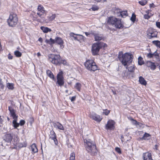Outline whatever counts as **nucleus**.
Returning a JSON list of instances; mask_svg holds the SVG:
<instances>
[{"mask_svg": "<svg viewBox=\"0 0 160 160\" xmlns=\"http://www.w3.org/2000/svg\"><path fill=\"white\" fill-rule=\"evenodd\" d=\"M118 58L124 66L130 65L132 61L131 54L128 53L123 54L122 52H120L119 53Z\"/></svg>", "mask_w": 160, "mask_h": 160, "instance_id": "f257e3e1", "label": "nucleus"}, {"mask_svg": "<svg viewBox=\"0 0 160 160\" xmlns=\"http://www.w3.org/2000/svg\"><path fill=\"white\" fill-rule=\"evenodd\" d=\"M84 142L86 149L89 153L93 154L96 152V146L92 143L90 140L85 139L84 140Z\"/></svg>", "mask_w": 160, "mask_h": 160, "instance_id": "f03ea898", "label": "nucleus"}, {"mask_svg": "<svg viewBox=\"0 0 160 160\" xmlns=\"http://www.w3.org/2000/svg\"><path fill=\"white\" fill-rule=\"evenodd\" d=\"M86 68L88 70L94 71L97 70L98 68L95 62L92 60H88L85 63Z\"/></svg>", "mask_w": 160, "mask_h": 160, "instance_id": "7ed1b4c3", "label": "nucleus"}, {"mask_svg": "<svg viewBox=\"0 0 160 160\" xmlns=\"http://www.w3.org/2000/svg\"><path fill=\"white\" fill-rule=\"evenodd\" d=\"M18 18L16 14L11 13L10 14L9 18L7 20L8 24L10 26L13 27L17 24Z\"/></svg>", "mask_w": 160, "mask_h": 160, "instance_id": "20e7f679", "label": "nucleus"}, {"mask_svg": "<svg viewBox=\"0 0 160 160\" xmlns=\"http://www.w3.org/2000/svg\"><path fill=\"white\" fill-rule=\"evenodd\" d=\"M49 60L52 63L57 65L61 62L60 56L58 55L49 54L48 56Z\"/></svg>", "mask_w": 160, "mask_h": 160, "instance_id": "39448f33", "label": "nucleus"}, {"mask_svg": "<svg viewBox=\"0 0 160 160\" xmlns=\"http://www.w3.org/2000/svg\"><path fill=\"white\" fill-rule=\"evenodd\" d=\"M104 44L103 43H95L92 46V51L93 55H95L98 54L102 46Z\"/></svg>", "mask_w": 160, "mask_h": 160, "instance_id": "423d86ee", "label": "nucleus"}, {"mask_svg": "<svg viewBox=\"0 0 160 160\" xmlns=\"http://www.w3.org/2000/svg\"><path fill=\"white\" fill-rule=\"evenodd\" d=\"M148 37L149 39L157 37L158 32L152 28H149L147 31Z\"/></svg>", "mask_w": 160, "mask_h": 160, "instance_id": "0eeeda50", "label": "nucleus"}, {"mask_svg": "<svg viewBox=\"0 0 160 160\" xmlns=\"http://www.w3.org/2000/svg\"><path fill=\"white\" fill-rule=\"evenodd\" d=\"M57 83L60 86H62L64 84V78L63 77V72L61 71L57 75Z\"/></svg>", "mask_w": 160, "mask_h": 160, "instance_id": "6e6552de", "label": "nucleus"}, {"mask_svg": "<svg viewBox=\"0 0 160 160\" xmlns=\"http://www.w3.org/2000/svg\"><path fill=\"white\" fill-rule=\"evenodd\" d=\"M46 11L45 10L44 8L42 6L39 5L38 6L37 15L39 17L42 18L43 14L46 13Z\"/></svg>", "mask_w": 160, "mask_h": 160, "instance_id": "1a4fd4ad", "label": "nucleus"}, {"mask_svg": "<svg viewBox=\"0 0 160 160\" xmlns=\"http://www.w3.org/2000/svg\"><path fill=\"white\" fill-rule=\"evenodd\" d=\"M115 122L112 120H109L105 126V128L107 130H113L115 128Z\"/></svg>", "mask_w": 160, "mask_h": 160, "instance_id": "9d476101", "label": "nucleus"}, {"mask_svg": "<svg viewBox=\"0 0 160 160\" xmlns=\"http://www.w3.org/2000/svg\"><path fill=\"white\" fill-rule=\"evenodd\" d=\"M89 117L98 122H100L102 119L101 117L95 113L90 114Z\"/></svg>", "mask_w": 160, "mask_h": 160, "instance_id": "9b49d317", "label": "nucleus"}, {"mask_svg": "<svg viewBox=\"0 0 160 160\" xmlns=\"http://www.w3.org/2000/svg\"><path fill=\"white\" fill-rule=\"evenodd\" d=\"M49 139H51L53 140L55 144L57 145L58 143V142L56 138V135L54 132L53 130H51L50 131V134L49 135Z\"/></svg>", "mask_w": 160, "mask_h": 160, "instance_id": "f8f14e48", "label": "nucleus"}, {"mask_svg": "<svg viewBox=\"0 0 160 160\" xmlns=\"http://www.w3.org/2000/svg\"><path fill=\"white\" fill-rule=\"evenodd\" d=\"M91 34L94 35L95 41H100L103 38V36L102 35L97 33L95 32H92Z\"/></svg>", "mask_w": 160, "mask_h": 160, "instance_id": "ddd939ff", "label": "nucleus"}, {"mask_svg": "<svg viewBox=\"0 0 160 160\" xmlns=\"http://www.w3.org/2000/svg\"><path fill=\"white\" fill-rule=\"evenodd\" d=\"M117 20V18L113 17H110L108 18L107 20V23L108 24L114 26L115 22Z\"/></svg>", "mask_w": 160, "mask_h": 160, "instance_id": "4468645a", "label": "nucleus"}, {"mask_svg": "<svg viewBox=\"0 0 160 160\" xmlns=\"http://www.w3.org/2000/svg\"><path fill=\"white\" fill-rule=\"evenodd\" d=\"M55 43L60 45V48L62 49L64 48L63 45V42L62 38L60 37H56L55 38Z\"/></svg>", "mask_w": 160, "mask_h": 160, "instance_id": "2eb2a0df", "label": "nucleus"}, {"mask_svg": "<svg viewBox=\"0 0 160 160\" xmlns=\"http://www.w3.org/2000/svg\"><path fill=\"white\" fill-rule=\"evenodd\" d=\"M53 125L54 128L59 130H64V128L62 125L58 122L53 123Z\"/></svg>", "mask_w": 160, "mask_h": 160, "instance_id": "dca6fc26", "label": "nucleus"}, {"mask_svg": "<svg viewBox=\"0 0 160 160\" xmlns=\"http://www.w3.org/2000/svg\"><path fill=\"white\" fill-rule=\"evenodd\" d=\"M116 28H122L123 26L120 20L117 18V20L115 22L114 26Z\"/></svg>", "mask_w": 160, "mask_h": 160, "instance_id": "f3484780", "label": "nucleus"}, {"mask_svg": "<svg viewBox=\"0 0 160 160\" xmlns=\"http://www.w3.org/2000/svg\"><path fill=\"white\" fill-rule=\"evenodd\" d=\"M144 160H153L152 158L151 153L146 152L143 154Z\"/></svg>", "mask_w": 160, "mask_h": 160, "instance_id": "a211bd4d", "label": "nucleus"}, {"mask_svg": "<svg viewBox=\"0 0 160 160\" xmlns=\"http://www.w3.org/2000/svg\"><path fill=\"white\" fill-rule=\"evenodd\" d=\"M12 136L10 134H6L5 136L4 140L8 142H10L12 139Z\"/></svg>", "mask_w": 160, "mask_h": 160, "instance_id": "6ab92c4d", "label": "nucleus"}, {"mask_svg": "<svg viewBox=\"0 0 160 160\" xmlns=\"http://www.w3.org/2000/svg\"><path fill=\"white\" fill-rule=\"evenodd\" d=\"M8 109L10 112L11 116L13 118V119H17V117L15 111L12 108L9 107H8Z\"/></svg>", "mask_w": 160, "mask_h": 160, "instance_id": "aec40b11", "label": "nucleus"}, {"mask_svg": "<svg viewBox=\"0 0 160 160\" xmlns=\"http://www.w3.org/2000/svg\"><path fill=\"white\" fill-rule=\"evenodd\" d=\"M118 12L119 14L118 16H121L122 17L124 18L127 16L128 15L127 11H121L120 10H118Z\"/></svg>", "mask_w": 160, "mask_h": 160, "instance_id": "412c9836", "label": "nucleus"}, {"mask_svg": "<svg viewBox=\"0 0 160 160\" xmlns=\"http://www.w3.org/2000/svg\"><path fill=\"white\" fill-rule=\"evenodd\" d=\"M151 136L149 134L145 132L143 137L141 138V139L148 140L150 138Z\"/></svg>", "mask_w": 160, "mask_h": 160, "instance_id": "4be33fe9", "label": "nucleus"}, {"mask_svg": "<svg viewBox=\"0 0 160 160\" xmlns=\"http://www.w3.org/2000/svg\"><path fill=\"white\" fill-rule=\"evenodd\" d=\"M41 29L44 33H47L52 31L51 29L48 27L42 26L41 27Z\"/></svg>", "mask_w": 160, "mask_h": 160, "instance_id": "5701e85b", "label": "nucleus"}, {"mask_svg": "<svg viewBox=\"0 0 160 160\" xmlns=\"http://www.w3.org/2000/svg\"><path fill=\"white\" fill-rule=\"evenodd\" d=\"M139 82L143 85H145L147 84V82L144 79L142 76L139 78Z\"/></svg>", "mask_w": 160, "mask_h": 160, "instance_id": "b1692460", "label": "nucleus"}, {"mask_svg": "<svg viewBox=\"0 0 160 160\" xmlns=\"http://www.w3.org/2000/svg\"><path fill=\"white\" fill-rule=\"evenodd\" d=\"M32 151L34 153H36L38 152V149L35 144H33L31 146Z\"/></svg>", "mask_w": 160, "mask_h": 160, "instance_id": "393cba45", "label": "nucleus"}, {"mask_svg": "<svg viewBox=\"0 0 160 160\" xmlns=\"http://www.w3.org/2000/svg\"><path fill=\"white\" fill-rule=\"evenodd\" d=\"M45 42L50 45H52L55 43V39H53L51 38L49 39H46L45 40Z\"/></svg>", "mask_w": 160, "mask_h": 160, "instance_id": "a878e982", "label": "nucleus"}, {"mask_svg": "<svg viewBox=\"0 0 160 160\" xmlns=\"http://www.w3.org/2000/svg\"><path fill=\"white\" fill-rule=\"evenodd\" d=\"M129 65H127L125 66L126 68L128 69L129 71L130 72H133L135 70V67L133 65L131 66H129Z\"/></svg>", "mask_w": 160, "mask_h": 160, "instance_id": "bb28decb", "label": "nucleus"}, {"mask_svg": "<svg viewBox=\"0 0 160 160\" xmlns=\"http://www.w3.org/2000/svg\"><path fill=\"white\" fill-rule=\"evenodd\" d=\"M46 72L48 77H49L50 78L52 79L53 80L54 79V75L50 70H47Z\"/></svg>", "mask_w": 160, "mask_h": 160, "instance_id": "cd10ccee", "label": "nucleus"}, {"mask_svg": "<svg viewBox=\"0 0 160 160\" xmlns=\"http://www.w3.org/2000/svg\"><path fill=\"white\" fill-rule=\"evenodd\" d=\"M152 43L156 46L157 47L160 48V41L158 40L153 41Z\"/></svg>", "mask_w": 160, "mask_h": 160, "instance_id": "c85d7f7f", "label": "nucleus"}, {"mask_svg": "<svg viewBox=\"0 0 160 160\" xmlns=\"http://www.w3.org/2000/svg\"><path fill=\"white\" fill-rule=\"evenodd\" d=\"M7 87L8 88L11 90L14 89V84L12 83H8L7 84Z\"/></svg>", "mask_w": 160, "mask_h": 160, "instance_id": "c756f323", "label": "nucleus"}, {"mask_svg": "<svg viewBox=\"0 0 160 160\" xmlns=\"http://www.w3.org/2000/svg\"><path fill=\"white\" fill-rule=\"evenodd\" d=\"M12 122L13 126L15 128H17L19 126V124L17 122L16 119H14Z\"/></svg>", "mask_w": 160, "mask_h": 160, "instance_id": "7c9ffc66", "label": "nucleus"}, {"mask_svg": "<svg viewBox=\"0 0 160 160\" xmlns=\"http://www.w3.org/2000/svg\"><path fill=\"white\" fill-rule=\"evenodd\" d=\"M81 84L79 83H76L75 85V88L77 89V90L79 91H80L81 88Z\"/></svg>", "mask_w": 160, "mask_h": 160, "instance_id": "2f4dec72", "label": "nucleus"}, {"mask_svg": "<svg viewBox=\"0 0 160 160\" xmlns=\"http://www.w3.org/2000/svg\"><path fill=\"white\" fill-rule=\"evenodd\" d=\"M144 63L143 60V58L141 57L138 58V64L140 65H141Z\"/></svg>", "mask_w": 160, "mask_h": 160, "instance_id": "473e14b6", "label": "nucleus"}, {"mask_svg": "<svg viewBox=\"0 0 160 160\" xmlns=\"http://www.w3.org/2000/svg\"><path fill=\"white\" fill-rule=\"evenodd\" d=\"M14 55L17 57H20L22 56V53L18 50L14 52Z\"/></svg>", "mask_w": 160, "mask_h": 160, "instance_id": "72a5a7b5", "label": "nucleus"}, {"mask_svg": "<svg viewBox=\"0 0 160 160\" xmlns=\"http://www.w3.org/2000/svg\"><path fill=\"white\" fill-rule=\"evenodd\" d=\"M148 0H144L143 1H140L139 2V3L142 6H144L147 3Z\"/></svg>", "mask_w": 160, "mask_h": 160, "instance_id": "f704fd0d", "label": "nucleus"}, {"mask_svg": "<svg viewBox=\"0 0 160 160\" xmlns=\"http://www.w3.org/2000/svg\"><path fill=\"white\" fill-rule=\"evenodd\" d=\"M75 154L74 153H72L70 154L69 160H75Z\"/></svg>", "mask_w": 160, "mask_h": 160, "instance_id": "c9c22d12", "label": "nucleus"}, {"mask_svg": "<svg viewBox=\"0 0 160 160\" xmlns=\"http://www.w3.org/2000/svg\"><path fill=\"white\" fill-rule=\"evenodd\" d=\"M131 120L132 121V122L133 124L136 125H140L141 123L140 122H137L136 120L132 119Z\"/></svg>", "mask_w": 160, "mask_h": 160, "instance_id": "e433bc0d", "label": "nucleus"}, {"mask_svg": "<svg viewBox=\"0 0 160 160\" xmlns=\"http://www.w3.org/2000/svg\"><path fill=\"white\" fill-rule=\"evenodd\" d=\"M75 34L73 33H71L70 34V36L71 37H73L75 40L79 41V37L76 36H74Z\"/></svg>", "mask_w": 160, "mask_h": 160, "instance_id": "4c0bfd02", "label": "nucleus"}, {"mask_svg": "<svg viewBox=\"0 0 160 160\" xmlns=\"http://www.w3.org/2000/svg\"><path fill=\"white\" fill-rule=\"evenodd\" d=\"M110 112V110L107 109L103 110V112H102L103 114H105L106 115H108Z\"/></svg>", "mask_w": 160, "mask_h": 160, "instance_id": "58836bf2", "label": "nucleus"}, {"mask_svg": "<svg viewBox=\"0 0 160 160\" xmlns=\"http://www.w3.org/2000/svg\"><path fill=\"white\" fill-rule=\"evenodd\" d=\"M78 37H79V41L80 40H82L83 41L85 39V38L82 35L77 34Z\"/></svg>", "mask_w": 160, "mask_h": 160, "instance_id": "ea45409f", "label": "nucleus"}, {"mask_svg": "<svg viewBox=\"0 0 160 160\" xmlns=\"http://www.w3.org/2000/svg\"><path fill=\"white\" fill-rule=\"evenodd\" d=\"M56 17V15L55 14H54L52 15L51 16L49 17V20L50 21H52Z\"/></svg>", "mask_w": 160, "mask_h": 160, "instance_id": "a19ab883", "label": "nucleus"}, {"mask_svg": "<svg viewBox=\"0 0 160 160\" xmlns=\"http://www.w3.org/2000/svg\"><path fill=\"white\" fill-rule=\"evenodd\" d=\"M152 63H153V62H152L150 61H147L146 63V65L148 67H150L152 65Z\"/></svg>", "mask_w": 160, "mask_h": 160, "instance_id": "79ce46f5", "label": "nucleus"}, {"mask_svg": "<svg viewBox=\"0 0 160 160\" xmlns=\"http://www.w3.org/2000/svg\"><path fill=\"white\" fill-rule=\"evenodd\" d=\"M115 150L116 151L118 152V153L120 154L121 153V149L120 148L118 147H116L115 148Z\"/></svg>", "mask_w": 160, "mask_h": 160, "instance_id": "37998d69", "label": "nucleus"}, {"mask_svg": "<svg viewBox=\"0 0 160 160\" xmlns=\"http://www.w3.org/2000/svg\"><path fill=\"white\" fill-rule=\"evenodd\" d=\"M150 68H151L153 70H154L156 68V66L155 65L154 63H152V65L150 67Z\"/></svg>", "mask_w": 160, "mask_h": 160, "instance_id": "c03bdc74", "label": "nucleus"}, {"mask_svg": "<svg viewBox=\"0 0 160 160\" xmlns=\"http://www.w3.org/2000/svg\"><path fill=\"white\" fill-rule=\"evenodd\" d=\"M25 123V121L24 120H21L20 121L19 124L21 126H22Z\"/></svg>", "mask_w": 160, "mask_h": 160, "instance_id": "a18cd8bd", "label": "nucleus"}, {"mask_svg": "<svg viewBox=\"0 0 160 160\" xmlns=\"http://www.w3.org/2000/svg\"><path fill=\"white\" fill-rule=\"evenodd\" d=\"M131 20H132V22H134L135 20V16L134 15L133 16V15H132V16L131 18Z\"/></svg>", "mask_w": 160, "mask_h": 160, "instance_id": "49530a36", "label": "nucleus"}, {"mask_svg": "<svg viewBox=\"0 0 160 160\" xmlns=\"http://www.w3.org/2000/svg\"><path fill=\"white\" fill-rule=\"evenodd\" d=\"M147 57L149 58H151L153 57L152 53H149L147 55Z\"/></svg>", "mask_w": 160, "mask_h": 160, "instance_id": "de8ad7c7", "label": "nucleus"}, {"mask_svg": "<svg viewBox=\"0 0 160 160\" xmlns=\"http://www.w3.org/2000/svg\"><path fill=\"white\" fill-rule=\"evenodd\" d=\"M150 18V16L148 14H145L144 15V18L145 19H148Z\"/></svg>", "mask_w": 160, "mask_h": 160, "instance_id": "09e8293b", "label": "nucleus"}, {"mask_svg": "<svg viewBox=\"0 0 160 160\" xmlns=\"http://www.w3.org/2000/svg\"><path fill=\"white\" fill-rule=\"evenodd\" d=\"M91 9H92V10L93 11H95L98 10V8L97 7H92L91 8Z\"/></svg>", "mask_w": 160, "mask_h": 160, "instance_id": "8fccbe9b", "label": "nucleus"}, {"mask_svg": "<svg viewBox=\"0 0 160 160\" xmlns=\"http://www.w3.org/2000/svg\"><path fill=\"white\" fill-rule=\"evenodd\" d=\"M153 56H155L156 57L158 56V53L157 52V51H155L154 52L152 53Z\"/></svg>", "mask_w": 160, "mask_h": 160, "instance_id": "3c124183", "label": "nucleus"}, {"mask_svg": "<svg viewBox=\"0 0 160 160\" xmlns=\"http://www.w3.org/2000/svg\"><path fill=\"white\" fill-rule=\"evenodd\" d=\"M156 25L158 28H160V22H156Z\"/></svg>", "mask_w": 160, "mask_h": 160, "instance_id": "603ef678", "label": "nucleus"}, {"mask_svg": "<svg viewBox=\"0 0 160 160\" xmlns=\"http://www.w3.org/2000/svg\"><path fill=\"white\" fill-rule=\"evenodd\" d=\"M13 58V56H12L10 54H9L8 56V58L9 59H12Z\"/></svg>", "mask_w": 160, "mask_h": 160, "instance_id": "864d4df0", "label": "nucleus"}, {"mask_svg": "<svg viewBox=\"0 0 160 160\" xmlns=\"http://www.w3.org/2000/svg\"><path fill=\"white\" fill-rule=\"evenodd\" d=\"M85 35L87 36H88V35H89L90 33H89V32H85Z\"/></svg>", "mask_w": 160, "mask_h": 160, "instance_id": "5fc2aeb1", "label": "nucleus"}, {"mask_svg": "<svg viewBox=\"0 0 160 160\" xmlns=\"http://www.w3.org/2000/svg\"><path fill=\"white\" fill-rule=\"evenodd\" d=\"M76 98V96H74L73 97H72L71 100H74Z\"/></svg>", "mask_w": 160, "mask_h": 160, "instance_id": "6e6d98bb", "label": "nucleus"}, {"mask_svg": "<svg viewBox=\"0 0 160 160\" xmlns=\"http://www.w3.org/2000/svg\"><path fill=\"white\" fill-rule=\"evenodd\" d=\"M38 41L41 42H42V39L41 38H40L38 39Z\"/></svg>", "mask_w": 160, "mask_h": 160, "instance_id": "4d7b16f0", "label": "nucleus"}, {"mask_svg": "<svg viewBox=\"0 0 160 160\" xmlns=\"http://www.w3.org/2000/svg\"><path fill=\"white\" fill-rule=\"evenodd\" d=\"M158 145H156L155 146V149L156 150H158Z\"/></svg>", "mask_w": 160, "mask_h": 160, "instance_id": "13d9d810", "label": "nucleus"}, {"mask_svg": "<svg viewBox=\"0 0 160 160\" xmlns=\"http://www.w3.org/2000/svg\"><path fill=\"white\" fill-rule=\"evenodd\" d=\"M112 92L113 93V94H117V92L116 91H113V90H112Z\"/></svg>", "mask_w": 160, "mask_h": 160, "instance_id": "bf43d9fd", "label": "nucleus"}, {"mask_svg": "<svg viewBox=\"0 0 160 160\" xmlns=\"http://www.w3.org/2000/svg\"><path fill=\"white\" fill-rule=\"evenodd\" d=\"M0 86L1 88H3V85L2 84H1V85H0Z\"/></svg>", "mask_w": 160, "mask_h": 160, "instance_id": "052dcab7", "label": "nucleus"}, {"mask_svg": "<svg viewBox=\"0 0 160 160\" xmlns=\"http://www.w3.org/2000/svg\"><path fill=\"white\" fill-rule=\"evenodd\" d=\"M17 140H18V139H17V141L16 142H14L13 143L14 145H16L17 144Z\"/></svg>", "mask_w": 160, "mask_h": 160, "instance_id": "680f3d73", "label": "nucleus"}, {"mask_svg": "<svg viewBox=\"0 0 160 160\" xmlns=\"http://www.w3.org/2000/svg\"><path fill=\"white\" fill-rule=\"evenodd\" d=\"M2 121V119L1 118V116H0V123H1Z\"/></svg>", "mask_w": 160, "mask_h": 160, "instance_id": "e2e57ef3", "label": "nucleus"}, {"mask_svg": "<svg viewBox=\"0 0 160 160\" xmlns=\"http://www.w3.org/2000/svg\"><path fill=\"white\" fill-rule=\"evenodd\" d=\"M33 20H36V17H34L33 18Z\"/></svg>", "mask_w": 160, "mask_h": 160, "instance_id": "0e129e2a", "label": "nucleus"}, {"mask_svg": "<svg viewBox=\"0 0 160 160\" xmlns=\"http://www.w3.org/2000/svg\"><path fill=\"white\" fill-rule=\"evenodd\" d=\"M153 5V3H152V4H150V7H151L152 6V5Z\"/></svg>", "mask_w": 160, "mask_h": 160, "instance_id": "69168bd1", "label": "nucleus"}, {"mask_svg": "<svg viewBox=\"0 0 160 160\" xmlns=\"http://www.w3.org/2000/svg\"><path fill=\"white\" fill-rule=\"evenodd\" d=\"M66 62L65 61H63V64H66Z\"/></svg>", "mask_w": 160, "mask_h": 160, "instance_id": "338daca9", "label": "nucleus"}, {"mask_svg": "<svg viewBox=\"0 0 160 160\" xmlns=\"http://www.w3.org/2000/svg\"><path fill=\"white\" fill-rule=\"evenodd\" d=\"M1 84H2V82L1 80H0V85H1Z\"/></svg>", "mask_w": 160, "mask_h": 160, "instance_id": "774afa93", "label": "nucleus"}]
</instances>
